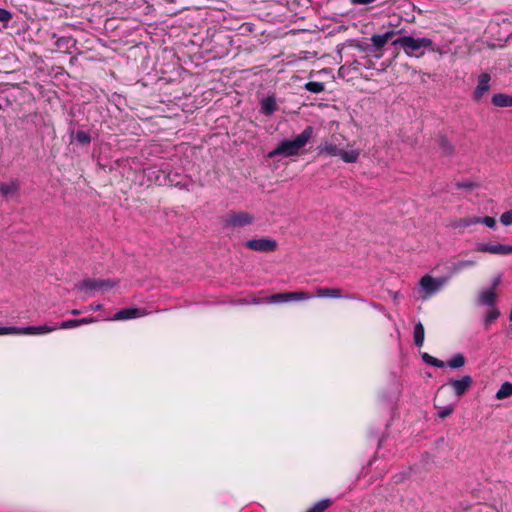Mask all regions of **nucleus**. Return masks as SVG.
<instances>
[{"instance_id":"nucleus-1","label":"nucleus","mask_w":512,"mask_h":512,"mask_svg":"<svg viewBox=\"0 0 512 512\" xmlns=\"http://www.w3.org/2000/svg\"><path fill=\"white\" fill-rule=\"evenodd\" d=\"M313 134V127L307 126L300 135L293 140H283L275 149L269 153V157L282 155L285 157L294 156L298 154L299 150L303 148L310 140Z\"/></svg>"},{"instance_id":"nucleus-2","label":"nucleus","mask_w":512,"mask_h":512,"mask_svg":"<svg viewBox=\"0 0 512 512\" xmlns=\"http://www.w3.org/2000/svg\"><path fill=\"white\" fill-rule=\"evenodd\" d=\"M64 328V321L58 324H44L40 326H28V327H16V326H7L0 327V335L6 334H27V335H36V334H45L50 333L56 329Z\"/></svg>"},{"instance_id":"nucleus-3","label":"nucleus","mask_w":512,"mask_h":512,"mask_svg":"<svg viewBox=\"0 0 512 512\" xmlns=\"http://www.w3.org/2000/svg\"><path fill=\"white\" fill-rule=\"evenodd\" d=\"M255 217L253 214L245 211H230L221 222L224 229L236 230L253 224Z\"/></svg>"},{"instance_id":"nucleus-4","label":"nucleus","mask_w":512,"mask_h":512,"mask_svg":"<svg viewBox=\"0 0 512 512\" xmlns=\"http://www.w3.org/2000/svg\"><path fill=\"white\" fill-rule=\"evenodd\" d=\"M433 44L429 38H413L411 36H403L393 41V45L400 46L404 49L405 53L409 56L415 55V53L421 48H429Z\"/></svg>"},{"instance_id":"nucleus-5","label":"nucleus","mask_w":512,"mask_h":512,"mask_svg":"<svg viewBox=\"0 0 512 512\" xmlns=\"http://www.w3.org/2000/svg\"><path fill=\"white\" fill-rule=\"evenodd\" d=\"M450 280V276H442L438 278H433L429 275H425L420 280V286L427 293L424 299H427L434 293H436L442 286H444Z\"/></svg>"},{"instance_id":"nucleus-6","label":"nucleus","mask_w":512,"mask_h":512,"mask_svg":"<svg viewBox=\"0 0 512 512\" xmlns=\"http://www.w3.org/2000/svg\"><path fill=\"white\" fill-rule=\"evenodd\" d=\"M118 281L112 279H93L88 278L77 285L80 290L95 291V290H108L115 287Z\"/></svg>"},{"instance_id":"nucleus-7","label":"nucleus","mask_w":512,"mask_h":512,"mask_svg":"<svg viewBox=\"0 0 512 512\" xmlns=\"http://www.w3.org/2000/svg\"><path fill=\"white\" fill-rule=\"evenodd\" d=\"M245 246L250 250L258 252H273L277 249L278 243L274 239L259 238L247 240Z\"/></svg>"},{"instance_id":"nucleus-8","label":"nucleus","mask_w":512,"mask_h":512,"mask_svg":"<svg viewBox=\"0 0 512 512\" xmlns=\"http://www.w3.org/2000/svg\"><path fill=\"white\" fill-rule=\"evenodd\" d=\"M447 392L446 386L442 385L436 392V395L434 397V405L435 408L439 410L438 416L441 419H444L448 416H450L454 411V405H444L443 396Z\"/></svg>"},{"instance_id":"nucleus-9","label":"nucleus","mask_w":512,"mask_h":512,"mask_svg":"<svg viewBox=\"0 0 512 512\" xmlns=\"http://www.w3.org/2000/svg\"><path fill=\"white\" fill-rule=\"evenodd\" d=\"M491 76L484 72L478 76V84L473 92V100L477 103L481 102L483 97L490 91Z\"/></svg>"},{"instance_id":"nucleus-10","label":"nucleus","mask_w":512,"mask_h":512,"mask_svg":"<svg viewBox=\"0 0 512 512\" xmlns=\"http://www.w3.org/2000/svg\"><path fill=\"white\" fill-rule=\"evenodd\" d=\"M312 296L305 291H297V292H285L274 294L270 297V302L278 303V302H288V301H299V300H308Z\"/></svg>"},{"instance_id":"nucleus-11","label":"nucleus","mask_w":512,"mask_h":512,"mask_svg":"<svg viewBox=\"0 0 512 512\" xmlns=\"http://www.w3.org/2000/svg\"><path fill=\"white\" fill-rule=\"evenodd\" d=\"M476 251L498 255H510L512 254V245H492L488 243H478L476 246Z\"/></svg>"},{"instance_id":"nucleus-12","label":"nucleus","mask_w":512,"mask_h":512,"mask_svg":"<svg viewBox=\"0 0 512 512\" xmlns=\"http://www.w3.org/2000/svg\"><path fill=\"white\" fill-rule=\"evenodd\" d=\"M448 384L453 388L457 396H462L472 386L473 379L470 375H464L461 379L450 378Z\"/></svg>"},{"instance_id":"nucleus-13","label":"nucleus","mask_w":512,"mask_h":512,"mask_svg":"<svg viewBox=\"0 0 512 512\" xmlns=\"http://www.w3.org/2000/svg\"><path fill=\"white\" fill-rule=\"evenodd\" d=\"M316 296L321 298H341L344 297L346 299H355L363 301V299L357 297L355 294L343 295L342 290L339 288H318L316 290Z\"/></svg>"},{"instance_id":"nucleus-14","label":"nucleus","mask_w":512,"mask_h":512,"mask_svg":"<svg viewBox=\"0 0 512 512\" xmlns=\"http://www.w3.org/2000/svg\"><path fill=\"white\" fill-rule=\"evenodd\" d=\"M441 154L445 157H452L455 154V147L445 135H440L436 139Z\"/></svg>"},{"instance_id":"nucleus-15","label":"nucleus","mask_w":512,"mask_h":512,"mask_svg":"<svg viewBox=\"0 0 512 512\" xmlns=\"http://www.w3.org/2000/svg\"><path fill=\"white\" fill-rule=\"evenodd\" d=\"M19 191V183L17 181H11L9 183L0 182V193L5 198H11L17 196Z\"/></svg>"},{"instance_id":"nucleus-16","label":"nucleus","mask_w":512,"mask_h":512,"mask_svg":"<svg viewBox=\"0 0 512 512\" xmlns=\"http://www.w3.org/2000/svg\"><path fill=\"white\" fill-rule=\"evenodd\" d=\"M394 34L395 32L393 30L384 34H375L371 37L372 45L379 50L387 44V42L394 36Z\"/></svg>"},{"instance_id":"nucleus-17","label":"nucleus","mask_w":512,"mask_h":512,"mask_svg":"<svg viewBox=\"0 0 512 512\" xmlns=\"http://www.w3.org/2000/svg\"><path fill=\"white\" fill-rule=\"evenodd\" d=\"M142 315H143V313L138 308H126V309L119 310L115 314L114 320H127V319H132L135 317H139Z\"/></svg>"},{"instance_id":"nucleus-18","label":"nucleus","mask_w":512,"mask_h":512,"mask_svg":"<svg viewBox=\"0 0 512 512\" xmlns=\"http://www.w3.org/2000/svg\"><path fill=\"white\" fill-rule=\"evenodd\" d=\"M491 102L496 107H512V95L497 93L492 96Z\"/></svg>"},{"instance_id":"nucleus-19","label":"nucleus","mask_w":512,"mask_h":512,"mask_svg":"<svg viewBox=\"0 0 512 512\" xmlns=\"http://www.w3.org/2000/svg\"><path fill=\"white\" fill-rule=\"evenodd\" d=\"M341 148L334 143L325 141L318 147L319 154H325L329 156H339Z\"/></svg>"},{"instance_id":"nucleus-20","label":"nucleus","mask_w":512,"mask_h":512,"mask_svg":"<svg viewBox=\"0 0 512 512\" xmlns=\"http://www.w3.org/2000/svg\"><path fill=\"white\" fill-rule=\"evenodd\" d=\"M475 264H476V262L474 260H461L458 262H454L449 267L450 274L448 276L451 277L452 275L459 273L462 269L467 268V267H472Z\"/></svg>"},{"instance_id":"nucleus-21","label":"nucleus","mask_w":512,"mask_h":512,"mask_svg":"<svg viewBox=\"0 0 512 512\" xmlns=\"http://www.w3.org/2000/svg\"><path fill=\"white\" fill-rule=\"evenodd\" d=\"M495 300L496 293L491 289L481 291L479 294V302L483 305L494 307Z\"/></svg>"},{"instance_id":"nucleus-22","label":"nucleus","mask_w":512,"mask_h":512,"mask_svg":"<svg viewBox=\"0 0 512 512\" xmlns=\"http://www.w3.org/2000/svg\"><path fill=\"white\" fill-rule=\"evenodd\" d=\"M70 137V144L77 142L81 145H88L91 141L90 135L85 131H77L76 133H74V131H71Z\"/></svg>"},{"instance_id":"nucleus-23","label":"nucleus","mask_w":512,"mask_h":512,"mask_svg":"<svg viewBox=\"0 0 512 512\" xmlns=\"http://www.w3.org/2000/svg\"><path fill=\"white\" fill-rule=\"evenodd\" d=\"M480 218L479 217H466V218H460L455 220L451 225L454 228H464L468 227L474 224H479Z\"/></svg>"},{"instance_id":"nucleus-24","label":"nucleus","mask_w":512,"mask_h":512,"mask_svg":"<svg viewBox=\"0 0 512 512\" xmlns=\"http://www.w3.org/2000/svg\"><path fill=\"white\" fill-rule=\"evenodd\" d=\"M512 396V383L504 382L500 389L497 391L495 397L498 400H503Z\"/></svg>"},{"instance_id":"nucleus-25","label":"nucleus","mask_w":512,"mask_h":512,"mask_svg":"<svg viewBox=\"0 0 512 512\" xmlns=\"http://www.w3.org/2000/svg\"><path fill=\"white\" fill-rule=\"evenodd\" d=\"M466 358L462 353L455 354L452 358L447 361V365L452 369H458L464 366Z\"/></svg>"},{"instance_id":"nucleus-26","label":"nucleus","mask_w":512,"mask_h":512,"mask_svg":"<svg viewBox=\"0 0 512 512\" xmlns=\"http://www.w3.org/2000/svg\"><path fill=\"white\" fill-rule=\"evenodd\" d=\"M360 155L359 150L345 151L341 149L339 156L346 163H355Z\"/></svg>"},{"instance_id":"nucleus-27","label":"nucleus","mask_w":512,"mask_h":512,"mask_svg":"<svg viewBox=\"0 0 512 512\" xmlns=\"http://www.w3.org/2000/svg\"><path fill=\"white\" fill-rule=\"evenodd\" d=\"M424 326L422 323H417L414 327V342L417 347H421L424 343Z\"/></svg>"},{"instance_id":"nucleus-28","label":"nucleus","mask_w":512,"mask_h":512,"mask_svg":"<svg viewBox=\"0 0 512 512\" xmlns=\"http://www.w3.org/2000/svg\"><path fill=\"white\" fill-rule=\"evenodd\" d=\"M332 505L331 499H322L315 503L311 508H309L306 512H324Z\"/></svg>"},{"instance_id":"nucleus-29","label":"nucleus","mask_w":512,"mask_h":512,"mask_svg":"<svg viewBox=\"0 0 512 512\" xmlns=\"http://www.w3.org/2000/svg\"><path fill=\"white\" fill-rule=\"evenodd\" d=\"M261 104L263 112L267 115L272 114L277 109L276 102L274 98L271 97L263 99Z\"/></svg>"},{"instance_id":"nucleus-30","label":"nucleus","mask_w":512,"mask_h":512,"mask_svg":"<svg viewBox=\"0 0 512 512\" xmlns=\"http://www.w3.org/2000/svg\"><path fill=\"white\" fill-rule=\"evenodd\" d=\"M500 316V311L496 307H492L491 310H489L484 318V325L485 329L487 330L491 323H493L498 317Z\"/></svg>"},{"instance_id":"nucleus-31","label":"nucleus","mask_w":512,"mask_h":512,"mask_svg":"<svg viewBox=\"0 0 512 512\" xmlns=\"http://www.w3.org/2000/svg\"><path fill=\"white\" fill-rule=\"evenodd\" d=\"M304 87L306 90L312 93H321L325 90V85L322 82H307Z\"/></svg>"},{"instance_id":"nucleus-32","label":"nucleus","mask_w":512,"mask_h":512,"mask_svg":"<svg viewBox=\"0 0 512 512\" xmlns=\"http://www.w3.org/2000/svg\"><path fill=\"white\" fill-rule=\"evenodd\" d=\"M422 359L425 363L432 365L434 367L443 368L445 366V363L443 361L429 355L428 353H424L422 355Z\"/></svg>"},{"instance_id":"nucleus-33","label":"nucleus","mask_w":512,"mask_h":512,"mask_svg":"<svg viewBox=\"0 0 512 512\" xmlns=\"http://www.w3.org/2000/svg\"><path fill=\"white\" fill-rule=\"evenodd\" d=\"M94 319L93 318H82V319H79V320H66V329L68 328H75L81 324H86V323H90V322H93Z\"/></svg>"},{"instance_id":"nucleus-34","label":"nucleus","mask_w":512,"mask_h":512,"mask_svg":"<svg viewBox=\"0 0 512 512\" xmlns=\"http://www.w3.org/2000/svg\"><path fill=\"white\" fill-rule=\"evenodd\" d=\"M500 221L503 225H512V210L504 212L500 217Z\"/></svg>"},{"instance_id":"nucleus-35","label":"nucleus","mask_w":512,"mask_h":512,"mask_svg":"<svg viewBox=\"0 0 512 512\" xmlns=\"http://www.w3.org/2000/svg\"><path fill=\"white\" fill-rule=\"evenodd\" d=\"M12 18V13L7 9L0 8V22L7 23Z\"/></svg>"},{"instance_id":"nucleus-36","label":"nucleus","mask_w":512,"mask_h":512,"mask_svg":"<svg viewBox=\"0 0 512 512\" xmlns=\"http://www.w3.org/2000/svg\"><path fill=\"white\" fill-rule=\"evenodd\" d=\"M480 223H483L489 228H494L496 226V220L493 217L485 216L484 218H480Z\"/></svg>"},{"instance_id":"nucleus-37","label":"nucleus","mask_w":512,"mask_h":512,"mask_svg":"<svg viewBox=\"0 0 512 512\" xmlns=\"http://www.w3.org/2000/svg\"><path fill=\"white\" fill-rule=\"evenodd\" d=\"M500 282H501V276H497L496 278H494L490 289L494 291L495 288L500 284Z\"/></svg>"},{"instance_id":"nucleus-38","label":"nucleus","mask_w":512,"mask_h":512,"mask_svg":"<svg viewBox=\"0 0 512 512\" xmlns=\"http://www.w3.org/2000/svg\"><path fill=\"white\" fill-rule=\"evenodd\" d=\"M457 186L460 187V188L470 189V188L473 187V184L469 183V182H467V183H458Z\"/></svg>"},{"instance_id":"nucleus-39","label":"nucleus","mask_w":512,"mask_h":512,"mask_svg":"<svg viewBox=\"0 0 512 512\" xmlns=\"http://www.w3.org/2000/svg\"><path fill=\"white\" fill-rule=\"evenodd\" d=\"M86 0H76V4L83 5Z\"/></svg>"},{"instance_id":"nucleus-40","label":"nucleus","mask_w":512,"mask_h":512,"mask_svg":"<svg viewBox=\"0 0 512 512\" xmlns=\"http://www.w3.org/2000/svg\"><path fill=\"white\" fill-rule=\"evenodd\" d=\"M79 313H80V312H79L78 310H76V309H74V310H72V311H71V314H73V315H77V314H79Z\"/></svg>"},{"instance_id":"nucleus-41","label":"nucleus","mask_w":512,"mask_h":512,"mask_svg":"<svg viewBox=\"0 0 512 512\" xmlns=\"http://www.w3.org/2000/svg\"><path fill=\"white\" fill-rule=\"evenodd\" d=\"M69 42H70V39L66 37V40H65L66 46H68Z\"/></svg>"},{"instance_id":"nucleus-42","label":"nucleus","mask_w":512,"mask_h":512,"mask_svg":"<svg viewBox=\"0 0 512 512\" xmlns=\"http://www.w3.org/2000/svg\"><path fill=\"white\" fill-rule=\"evenodd\" d=\"M509 319H510V321H512V308H511V311H510Z\"/></svg>"},{"instance_id":"nucleus-43","label":"nucleus","mask_w":512,"mask_h":512,"mask_svg":"<svg viewBox=\"0 0 512 512\" xmlns=\"http://www.w3.org/2000/svg\"><path fill=\"white\" fill-rule=\"evenodd\" d=\"M2 109V105L0 104V110Z\"/></svg>"}]
</instances>
